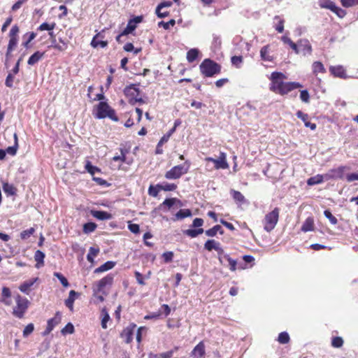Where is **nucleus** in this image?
<instances>
[{"label": "nucleus", "instance_id": "nucleus-54", "mask_svg": "<svg viewBox=\"0 0 358 358\" xmlns=\"http://www.w3.org/2000/svg\"><path fill=\"white\" fill-rule=\"evenodd\" d=\"M324 215L332 224H337V219L331 214V213L329 210H324Z\"/></svg>", "mask_w": 358, "mask_h": 358}, {"label": "nucleus", "instance_id": "nucleus-58", "mask_svg": "<svg viewBox=\"0 0 358 358\" xmlns=\"http://www.w3.org/2000/svg\"><path fill=\"white\" fill-rule=\"evenodd\" d=\"M34 330V325L32 323L27 324L23 330V336L27 337Z\"/></svg>", "mask_w": 358, "mask_h": 358}, {"label": "nucleus", "instance_id": "nucleus-13", "mask_svg": "<svg viewBox=\"0 0 358 358\" xmlns=\"http://www.w3.org/2000/svg\"><path fill=\"white\" fill-rule=\"evenodd\" d=\"M299 43V54H302L306 56L310 55L312 52V47L310 42L307 39H301Z\"/></svg>", "mask_w": 358, "mask_h": 358}, {"label": "nucleus", "instance_id": "nucleus-49", "mask_svg": "<svg viewBox=\"0 0 358 358\" xmlns=\"http://www.w3.org/2000/svg\"><path fill=\"white\" fill-rule=\"evenodd\" d=\"M54 276L58 278V280L60 281V282L64 287H68L69 286V283L67 279L60 273L55 272Z\"/></svg>", "mask_w": 358, "mask_h": 358}, {"label": "nucleus", "instance_id": "nucleus-28", "mask_svg": "<svg viewBox=\"0 0 358 358\" xmlns=\"http://www.w3.org/2000/svg\"><path fill=\"white\" fill-rule=\"evenodd\" d=\"M314 221L312 217H308L301 227V230L303 232L311 231L313 230Z\"/></svg>", "mask_w": 358, "mask_h": 358}, {"label": "nucleus", "instance_id": "nucleus-16", "mask_svg": "<svg viewBox=\"0 0 358 358\" xmlns=\"http://www.w3.org/2000/svg\"><path fill=\"white\" fill-rule=\"evenodd\" d=\"M329 71L336 77L343 79L348 78L343 66L338 65L335 66H330Z\"/></svg>", "mask_w": 358, "mask_h": 358}, {"label": "nucleus", "instance_id": "nucleus-8", "mask_svg": "<svg viewBox=\"0 0 358 358\" xmlns=\"http://www.w3.org/2000/svg\"><path fill=\"white\" fill-rule=\"evenodd\" d=\"M286 78L285 75L280 72H273L271 73L270 79L271 80L270 90L277 93L280 88L281 85L284 83L283 80Z\"/></svg>", "mask_w": 358, "mask_h": 358}, {"label": "nucleus", "instance_id": "nucleus-15", "mask_svg": "<svg viewBox=\"0 0 358 358\" xmlns=\"http://www.w3.org/2000/svg\"><path fill=\"white\" fill-rule=\"evenodd\" d=\"M60 320L61 315L59 313H57L55 317L48 320L46 329L43 334L44 336L49 334L53 330L54 327L60 322Z\"/></svg>", "mask_w": 358, "mask_h": 358}, {"label": "nucleus", "instance_id": "nucleus-18", "mask_svg": "<svg viewBox=\"0 0 358 358\" xmlns=\"http://www.w3.org/2000/svg\"><path fill=\"white\" fill-rule=\"evenodd\" d=\"M204 248L208 251L215 250L218 252H221L222 248L220 247V243L213 239L208 240L204 244Z\"/></svg>", "mask_w": 358, "mask_h": 358}, {"label": "nucleus", "instance_id": "nucleus-62", "mask_svg": "<svg viewBox=\"0 0 358 358\" xmlns=\"http://www.w3.org/2000/svg\"><path fill=\"white\" fill-rule=\"evenodd\" d=\"M177 201L175 198L166 199L164 201L162 205L167 206L169 208H171Z\"/></svg>", "mask_w": 358, "mask_h": 358}, {"label": "nucleus", "instance_id": "nucleus-31", "mask_svg": "<svg viewBox=\"0 0 358 358\" xmlns=\"http://www.w3.org/2000/svg\"><path fill=\"white\" fill-rule=\"evenodd\" d=\"M260 56L262 59L264 61L271 62L273 60V57L269 55L268 45H265L260 50Z\"/></svg>", "mask_w": 358, "mask_h": 358}, {"label": "nucleus", "instance_id": "nucleus-63", "mask_svg": "<svg viewBox=\"0 0 358 358\" xmlns=\"http://www.w3.org/2000/svg\"><path fill=\"white\" fill-rule=\"evenodd\" d=\"M346 180L348 182H351L358 180V173H348L346 175Z\"/></svg>", "mask_w": 358, "mask_h": 358}, {"label": "nucleus", "instance_id": "nucleus-50", "mask_svg": "<svg viewBox=\"0 0 358 358\" xmlns=\"http://www.w3.org/2000/svg\"><path fill=\"white\" fill-rule=\"evenodd\" d=\"M231 63L236 68H241L243 63V57L241 56H234L231 59Z\"/></svg>", "mask_w": 358, "mask_h": 358}, {"label": "nucleus", "instance_id": "nucleus-51", "mask_svg": "<svg viewBox=\"0 0 358 358\" xmlns=\"http://www.w3.org/2000/svg\"><path fill=\"white\" fill-rule=\"evenodd\" d=\"M160 190L162 189L158 187V184L156 186L150 185L148 188V194L153 197H156Z\"/></svg>", "mask_w": 358, "mask_h": 358}, {"label": "nucleus", "instance_id": "nucleus-37", "mask_svg": "<svg viewBox=\"0 0 358 358\" xmlns=\"http://www.w3.org/2000/svg\"><path fill=\"white\" fill-rule=\"evenodd\" d=\"M99 250L98 248H95L91 247L89 250V252L87 255V259L89 262L92 263L94 262V258L98 255Z\"/></svg>", "mask_w": 358, "mask_h": 358}, {"label": "nucleus", "instance_id": "nucleus-1", "mask_svg": "<svg viewBox=\"0 0 358 358\" xmlns=\"http://www.w3.org/2000/svg\"><path fill=\"white\" fill-rule=\"evenodd\" d=\"M199 67L201 73L206 77H213L221 71L220 66L210 59H204Z\"/></svg>", "mask_w": 358, "mask_h": 358}, {"label": "nucleus", "instance_id": "nucleus-42", "mask_svg": "<svg viewBox=\"0 0 358 358\" xmlns=\"http://www.w3.org/2000/svg\"><path fill=\"white\" fill-rule=\"evenodd\" d=\"M158 187L164 191H173L177 188V185L173 183L158 184Z\"/></svg>", "mask_w": 358, "mask_h": 358}, {"label": "nucleus", "instance_id": "nucleus-36", "mask_svg": "<svg viewBox=\"0 0 358 358\" xmlns=\"http://www.w3.org/2000/svg\"><path fill=\"white\" fill-rule=\"evenodd\" d=\"M192 215L191 210L189 209H181L176 214L177 220H182Z\"/></svg>", "mask_w": 358, "mask_h": 358}, {"label": "nucleus", "instance_id": "nucleus-35", "mask_svg": "<svg viewBox=\"0 0 358 358\" xmlns=\"http://www.w3.org/2000/svg\"><path fill=\"white\" fill-rule=\"evenodd\" d=\"M313 72L315 74H317L318 73H324L325 69L324 65L320 62H315L313 64Z\"/></svg>", "mask_w": 358, "mask_h": 358}, {"label": "nucleus", "instance_id": "nucleus-14", "mask_svg": "<svg viewBox=\"0 0 358 358\" xmlns=\"http://www.w3.org/2000/svg\"><path fill=\"white\" fill-rule=\"evenodd\" d=\"M136 327V324H130L129 327L125 328L122 333L121 334L122 338L124 339L127 343H129L133 340V335L135 331Z\"/></svg>", "mask_w": 358, "mask_h": 358}, {"label": "nucleus", "instance_id": "nucleus-7", "mask_svg": "<svg viewBox=\"0 0 358 358\" xmlns=\"http://www.w3.org/2000/svg\"><path fill=\"white\" fill-rule=\"evenodd\" d=\"M124 92L125 96L129 98L130 103H144L143 100L138 97L139 89L135 85H131L125 87Z\"/></svg>", "mask_w": 358, "mask_h": 358}, {"label": "nucleus", "instance_id": "nucleus-29", "mask_svg": "<svg viewBox=\"0 0 358 358\" xmlns=\"http://www.w3.org/2000/svg\"><path fill=\"white\" fill-rule=\"evenodd\" d=\"M324 180H325L324 175H317L308 179L307 184L312 186L322 183Z\"/></svg>", "mask_w": 358, "mask_h": 358}, {"label": "nucleus", "instance_id": "nucleus-3", "mask_svg": "<svg viewBox=\"0 0 358 358\" xmlns=\"http://www.w3.org/2000/svg\"><path fill=\"white\" fill-rule=\"evenodd\" d=\"M95 117L98 119L109 117L114 121L118 120L115 110L111 108L106 102L104 101H101L98 104Z\"/></svg>", "mask_w": 358, "mask_h": 358}, {"label": "nucleus", "instance_id": "nucleus-25", "mask_svg": "<svg viewBox=\"0 0 358 358\" xmlns=\"http://www.w3.org/2000/svg\"><path fill=\"white\" fill-rule=\"evenodd\" d=\"M101 36V33H99L96 36H94V38L91 42V45L92 47L97 48V47L100 46L101 48H105L107 45V44H108L107 41H104L99 39V38Z\"/></svg>", "mask_w": 358, "mask_h": 358}, {"label": "nucleus", "instance_id": "nucleus-64", "mask_svg": "<svg viewBox=\"0 0 358 358\" xmlns=\"http://www.w3.org/2000/svg\"><path fill=\"white\" fill-rule=\"evenodd\" d=\"M162 257L165 262L168 263L172 261L173 253L172 252H166L163 253Z\"/></svg>", "mask_w": 358, "mask_h": 358}, {"label": "nucleus", "instance_id": "nucleus-19", "mask_svg": "<svg viewBox=\"0 0 358 358\" xmlns=\"http://www.w3.org/2000/svg\"><path fill=\"white\" fill-rule=\"evenodd\" d=\"M296 116L304 122V124L306 127H309L311 130H315L316 129V124L310 122L308 120V114L303 113L302 111L299 110L296 113Z\"/></svg>", "mask_w": 358, "mask_h": 358}, {"label": "nucleus", "instance_id": "nucleus-40", "mask_svg": "<svg viewBox=\"0 0 358 358\" xmlns=\"http://www.w3.org/2000/svg\"><path fill=\"white\" fill-rule=\"evenodd\" d=\"M231 194H232L234 199L236 201L239 202L241 203H243L245 201V196L240 192L236 191V190H232Z\"/></svg>", "mask_w": 358, "mask_h": 358}, {"label": "nucleus", "instance_id": "nucleus-61", "mask_svg": "<svg viewBox=\"0 0 358 358\" xmlns=\"http://www.w3.org/2000/svg\"><path fill=\"white\" fill-rule=\"evenodd\" d=\"M275 20H278V24L275 27L276 31L279 33H282L284 30V20L280 19L278 16H275Z\"/></svg>", "mask_w": 358, "mask_h": 358}, {"label": "nucleus", "instance_id": "nucleus-32", "mask_svg": "<svg viewBox=\"0 0 358 358\" xmlns=\"http://www.w3.org/2000/svg\"><path fill=\"white\" fill-rule=\"evenodd\" d=\"M199 51L196 48L190 49L187 53V59L189 62H193L198 57Z\"/></svg>", "mask_w": 358, "mask_h": 358}, {"label": "nucleus", "instance_id": "nucleus-45", "mask_svg": "<svg viewBox=\"0 0 358 358\" xmlns=\"http://www.w3.org/2000/svg\"><path fill=\"white\" fill-rule=\"evenodd\" d=\"M101 315H102V320H101V327L103 329L107 328V322H108L110 319V316L108 313V312L106 310L105 308H103L101 310Z\"/></svg>", "mask_w": 358, "mask_h": 358}, {"label": "nucleus", "instance_id": "nucleus-4", "mask_svg": "<svg viewBox=\"0 0 358 358\" xmlns=\"http://www.w3.org/2000/svg\"><path fill=\"white\" fill-rule=\"evenodd\" d=\"M280 210L275 208L271 212L267 213L263 220L264 229L267 232L272 231L276 226L279 218Z\"/></svg>", "mask_w": 358, "mask_h": 358}, {"label": "nucleus", "instance_id": "nucleus-17", "mask_svg": "<svg viewBox=\"0 0 358 358\" xmlns=\"http://www.w3.org/2000/svg\"><path fill=\"white\" fill-rule=\"evenodd\" d=\"M38 280V278H32V279H29V280H27L26 281H24V282H22L20 287H19V289L26 294H29L30 291H31V287L34 285V284Z\"/></svg>", "mask_w": 358, "mask_h": 358}, {"label": "nucleus", "instance_id": "nucleus-23", "mask_svg": "<svg viewBox=\"0 0 358 358\" xmlns=\"http://www.w3.org/2000/svg\"><path fill=\"white\" fill-rule=\"evenodd\" d=\"M78 295V293L74 290H71L69 292V297L65 300V305L71 310H73V303L76 300V296Z\"/></svg>", "mask_w": 358, "mask_h": 358}, {"label": "nucleus", "instance_id": "nucleus-39", "mask_svg": "<svg viewBox=\"0 0 358 358\" xmlns=\"http://www.w3.org/2000/svg\"><path fill=\"white\" fill-rule=\"evenodd\" d=\"M85 169L92 176L96 173L100 172V169L96 166H93L90 161L86 162Z\"/></svg>", "mask_w": 358, "mask_h": 358}, {"label": "nucleus", "instance_id": "nucleus-6", "mask_svg": "<svg viewBox=\"0 0 358 358\" xmlns=\"http://www.w3.org/2000/svg\"><path fill=\"white\" fill-rule=\"evenodd\" d=\"M318 4L320 8L334 12L340 18L344 17L346 15V11L338 7L331 0H318Z\"/></svg>", "mask_w": 358, "mask_h": 358}, {"label": "nucleus", "instance_id": "nucleus-60", "mask_svg": "<svg viewBox=\"0 0 358 358\" xmlns=\"http://www.w3.org/2000/svg\"><path fill=\"white\" fill-rule=\"evenodd\" d=\"M300 99L303 102L308 103L310 99V95L306 90H302L300 92Z\"/></svg>", "mask_w": 358, "mask_h": 358}, {"label": "nucleus", "instance_id": "nucleus-21", "mask_svg": "<svg viewBox=\"0 0 358 358\" xmlns=\"http://www.w3.org/2000/svg\"><path fill=\"white\" fill-rule=\"evenodd\" d=\"M2 298L0 299V301L4 303L6 306H10L11 305V292L10 289L7 287H3L2 288V293H1Z\"/></svg>", "mask_w": 358, "mask_h": 358}, {"label": "nucleus", "instance_id": "nucleus-5", "mask_svg": "<svg viewBox=\"0 0 358 358\" xmlns=\"http://www.w3.org/2000/svg\"><path fill=\"white\" fill-rule=\"evenodd\" d=\"M16 306L13 308V314L18 317L22 318L26 313L29 301L24 297L17 294L15 296Z\"/></svg>", "mask_w": 358, "mask_h": 358}, {"label": "nucleus", "instance_id": "nucleus-47", "mask_svg": "<svg viewBox=\"0 0 358 358\" xmlns=\"http://www.w3.org/2000/svg\"><path fill=\"white\" fill-rule=\"evenodd\" d=\"M35 231L34 228L31 227L27 230H24L20 233V238L23 240L29 238Z\"/></svg>", "mask_w": 358, "mask_h": 358}, {"label": "nucleus", "instance_id": "nucleus-53", "mask_svg": "<svg viewBox=\"0 0 358 358\" xmlns=\"http://www.w3.org/2000/svg\"><path fill=\"white\" fill-rule=\"evenodd\" d=\"M175 24H176L175 20L172 19L167 22L161 21L158 23V26L163 27L164 29H170L171 27H173L175 25Z\"/></svg>", "mask_w": 358, "mask_h": 358}, {"label": "nucleus", "instance_id": "nucleus-55", "mask_svg": "<svg viewBox=\"0 0 358 358\" xmlns=\"http://www.w3.org/2000/svg\"><path fill=\"white\" fill-rule=\"evenodd\" d=\"M217 254L219 261L222 264L224 265L225 263L228 261V259L230 258V257L227 254L224 253L223 249L222 250L221 252H218Z\"/></svg>", "mask_w": 358, "mask_h": 358}, {"label": "nucleus", "instance_id": "nucleus-20", "mask_svg": "<svg viewBox=\"0 0 358 358\" xmlns=\"http://www.w3.org/2000/svg\"><path fill=\"white\" fill-rule=\"evenodd\" d=\"M205 355V345L202 341L199 343L192 351V355L195 358H201Z\"/></svg>", "mask_w": 358, "mask_h": 358}, {"label": "nucleus", "instance_id": "nucleus-43", "mask_svg": "<svg viewBox=\"0 0 358 358\" xmlns=\"http://www.w3.org/2000/svg\"><path fill=\"white\" fill-rule=\"evenodd\" d=\"M96 228V224L94 222H87L83 225V232L90 234L93 232Z\"/></svg>", "mask_w": 358, "mask_h": 358}, {"label": "nucleus", "instance_id": "nucleus-52", "mask_svg": "<svg viewBox=\"0 0 358 358\" xmlns=\"http://www.w3.org/2000/svg\"><path fill=\"white\" fill-rule=\"evenodd\" d=\"M17 37L10 38L8 45V53H10L17 43Z\"/></svg>", "mask_w": 358, "mask_h": 358}, {"label": "nucleus", "instance_id": "nucleus-11", "mask_svg": "<svg viewBox=\"0 0 358 358\" xmlns=\"http://www.w3.org/2000/svg\"><path fill=\"white\" fill-rule=\"evenodd\" d=\"M226 158V154L224 152H220L218 159L206 157L205 160L207 162H212L215 164V168L216 169H227L229 168V164Z\"/></svg>", "mask_w": 358, "mask_h": 358}, {"label": "nucleus", "instance_id": "nucleus-46", "mask_svg": "<svg viewBox=\"0 0 358 358\" xmlns=\"http://www.w3.org/2000/svg\"><path fill=\"white\" fill-rule=\"evenodd\" d=\"M3 189L8 195H13L15 194V187L8 183H4L3 185Z\"/></svg>", "mask_w": 358, "mask_h": 358}, {"label": "nucleus", "instance_id": "nucleus-9", "mask_svg": "<svg viewBox=\"0 0 358 358\" xmlns=\"http://www.w3.org/2000/svg\"><path fill=\"white\" fill-rule=\"evenodd\" d=\"M113 277L108 275L100 280L97 281L93 286V292L94 294L96 293H105L104 289L107 285H110L113 282Z\"/></svg>", "mask_w": 358, "mask_h": 358}, {"label": "nucleus", "instance_id": "nucleus-57", "mask_svg": "<svg viewBox=\"0 0 358 358\" xmlns=\"http://www.w3.org/2000/svg\"><path fill=\"white\" fill-rule=\"evenodd\" d=\"M74 331V327L71 323H68L61 331L62 334L65 335L66 334H73Z\"/></svg>", "mask_w": 358, "mask_h": 358}, {"label": "nucleus", "instance_id": "nucleus-22", "mask_svg": "<svg viewBox=\"0 0 358 358\" xmlns=\"http://www.w3.org/2000/svg\"><path fill=\"white\" fill-rule=\"evenodd\" d=\"M91 214L94 217L99 220H106L112 218L111 214L106 211L92 210Z\"/></svg>", "mask_w": 358, "mask_h": 358}, {"label": "nucleus", "instance_id": "nucleus-41", "mask_svg": "<svg viewBox=\"0 0 358 358\" xmlns=\"http://www.w3.org/2000/svg\"><path fill=\"white\" fill-rule=\"evenodd\" d=\"M136 27L134 20H129L126 28L123 30L122 34L127 35L131 33Z\"/></svg>", "mask_w": 358, "mask_h": 358}, {"label": "nucleus", "instance_id": "nucleus-48", "mask_svg": "<svg viewBox=\"0 0 358 358\" xmlns=\"http://www.w3.org/2000/svg\"><path fill=\"white\" fill-rule=\"evenodd\" d=\"M278 341L280 343L286 344L289 341V336L287 332H281L278 335Z\"/></svg>", "mask_w": 358, "mask_h": 358}, {"label": "nucleus", "instance_id": "nucleus-2", "mask_svg": "<svg viewBox=\"0 0 358 358\" xmlns=\"http://www.w3.org/2000/svg\"><path fill=\"white\" fill-rule=\"evenodd\" d=\"M190 167V162L185 161L182 164L177 165L171 168L165 173V178L168 180H176L182 175L187 173Z\"/></svg>", "mask_w": 358, "mask_h": 358}, {"label": "nucleus", "instance_id": "nucleus-44", "mask_svg": "<svg viewBox=\"0 0 358 358\" xmlns=\"http://www.w3.org/2000/svg\"><path fill=\"white\" fill-rule=\"evenodd\" d=\"M203 232V229L202 228H199L196 229H187L185 231V234L187 236L194 238L199 236V234H201Z\"/></svg>", "mask_w": 358, "mask_h": 358}, {"label": "nucleus", "instance_id": "nucleus-27", "mask_svg": "<svg viewBox=\"0 0 358 358\" xmlns=\"http://www.w3.org/2000/svg\"><path fill=\"white\" fill-rule=\"evenodd\" d=\"M44 55V52H41L39 51H36L34 52L28 59V64L29 65H34L36 64L40 59L43 58Z\"/></svg>", "mask_w": 358, "mask_h": 358}, {"label": "nucleus", "instance_id": "nucleus-26", "mask_svg": "<svg viewBox=\"0 0 358 358\" xmlns=\"http://www.w3.org/2000/svg\"><path fill=\"white\" fill-rule=\"evenodd\" d=\"M45 254L41 250L36 251L34 254V259L36 262V267L40 268L44 264Z\"/></svg>", "mask_w": 358, "mask_h": 358}, {"label": "nucleus", "instance_id": "nucleus-56", "mask_svg": "<svg viewBox=\"0 0 358 358\" xmlns=\"http://www.w3.org/2000/svg\"><path fill=\"white\" fill-rule=\"evenodd\" d=\"M343 344V340L341 337H334L331 341V345L334 348H341Z\"/></svg>", "mask_w": 358, "mask_h": 358}, {"label": "nucleus", "instance_id": "nucleus-10", "mask_svg": "<svg viewBox=\"0 0 358 358\" xmlns=\"http://www.w3.org/2000/svg\"><path fill=\"white\" fill-rule=\"evenodd\" d=\"M348 170H350V168L346 166H341L336 169H332L324 174L325 180L342 179L344 176V172Z\"/></svg>", "mask_w": 358, "mask_h": 358}, {"label": "nucleus", "instance_id": "nucleus-38", "mask_svg": "<svg viewBox=\"0 0 358 358\" xmlns=\"http://www.w3.org/2000/svg\"><path fill=\"white\" fill-rule=\"evenodd\" d=\"M56 26V24L55 22L52 23H48V22H43L42 23L38 28V30L39 31H52Z\"/></svg>", "mask_w": 358, "mask_h": 358}, {"label": "nucleus", "instance_id": "nucleus-59", "mask_svg": "<svg viewBox=\"0 0 358 358\" xmlns=\"http://www.w3.org/2000/svg\"><path fill=\"white\" fill-rule=\"evenodd\" d=\"M341 4L344 7H351L358 5V0H341Z\"/></svg>", "mask_w": 358, "mask_h": 358}, {"label": "nucleus", "instance_id": "nucleus-12", "mask_svg": "<svg viewBox=\"0 0 358 358\" xmlns=\"http://www.w3.org/2000/svg\"><path fill=\"white\" fill-rule=\"evenodd\" d=\"M302 87V85L299 83L296 82H289L283 83L279 90L277 92L278 94L281 95L286 94L294 89Z\"/></svg>", "mask_w": 358, "mask_h": 358}, {"label": "nucleus", "instance_id": "nucleus-24", "mask_svg": "<svg viewBox=\"0 0 358 358\" xmlns=\"http://www.w3.org/2000/svg\"><path fill=\"white\" fill-rule=\"evenodd\" d=\"M115 265V263L114 262L108 261L100 266L99 267L96 268L94 270V273H99L101 272L107 271L111 268H113Z\"/></svg>", "mask_w": 358, "mask_h": 358}, {"label": "nucleus", "instance_id": "nucleus-34", "mask_svg": "<svg viewBox=\"0 0 358 358\" xmlns=\"http://www.w3.org/2000/svg\"><path fill=\"white\" fill-rule=\"evenodd\" d=\"M174 350H169L160 354H150L149 358H171L173 355Z\"/></svg>", "mask_w": 358, "mask_h": 358}, {"label": "nucleus", "instance_id": "nucleus-30", "mask_svg": "<svg viewBox=\"0 0 358 358\" xmlns=\"http://www.w3.org/2000/svg\"><path fill=\"white\" fill-rule=\"evenodd\" d=\"M205 233H206V236H210V237H213L217 233H219L220 234H223L224 231H223L221 226L215 225L213 228H211V229H210L208 230H206L205 231Z\"/></svg>", "mask_w": 358, "mask_h": 358}, {"label": "nucleus", "instance_id": "nucleus-33", "mask_svg": "<svg viewBox=\"0 0 358 358\" xmlns=\"http://www.w3.org/2000/svg\"><path fill=\"white\" fill-rule=\"evenodd\" d=\"M14 138H15V143L13 146L8 147L6 151V154L8 153V155H10L12 156L15 155L17 152V150L18 148V143H17V134H14Z\"/></svg>", "mask_w": 358, "mask_h": 358}]
</instances>
